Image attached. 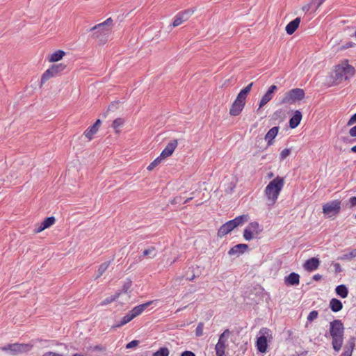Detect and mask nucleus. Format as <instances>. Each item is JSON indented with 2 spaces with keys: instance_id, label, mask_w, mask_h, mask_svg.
Listing matches in <instances>:
<instances>
[{
  "instance_id": "f257e3e1",
  "label": "nucleus",
  "mask_w": 356,
  "mask_h": 356,
  "mask_svg": "<svg viewBox=\"0 0 356 356\" xmlns=\"http://www.w3.org/2000/svg\"><path fill=\"white\" fill-rule=\"evenodd\" d=\"M329 334L332 337V345L339 352L343 343L344 326L341 320L335 319L330 323Z\"/></svg>"
},
{
  "instance_id": "f03ea898",
  "label": "nucleus",
  "mask_w": 356,
  "mask_h": 356,
  "mask_svg": "<svg viewBox=\"0 0 356 356\" xmlns=\"http://www.w3.org/2000/svg\"><path fill=\"white\" fill-rule=\"evenodd\" d=\"M284 185V179L283 177L277 176L265 188V195L267 198V204L268 206H273L276 202L278 196L282 191Z\"/></svg>"
},
{
  "instance_id": "7ed1b4c3",
  "label": "nucleus",
  "mask_w": 356,
  "mask_h": 356,
  "mask_svg": "<svg viewBox=\"0 0 356 356\" xmlns=\"http://www.w3.org/2000/svg\"><path fill=\"white\" fill-rule=\"evenodd\" d=\"M250 220L248 214H243L236 217L233 220H229L227 222L222 225L218 230V236L223 237L234 229L238 226H241Z\"/></svg>"
},
{
  "instance_id": "20e7f679",
  "label": "nucleus",
  "mask_w": 356,
  "mask_h": 356,
  "mask_svg": "<svg viewBox=\"0 0 356 356\" xmlns=\"http://www.w3.org/2000/svg\"><path fill=\"white\" fill-rule=\"evenodd\" d=\"M355 73V70L352 65L347 63H342L335 67L333 78L335 81L341 83L353 76Z\"/></svg>"
},
{
  "instance_id": "39448f33",
  "label": "nucleus",
  "mask_w": 356,
  "mask_h": 356,
  "mask_svg": "<svg viewBox=\"0 0 356 356\" xmlns=\"http://www.w3.org/2000/svg\"><path fill=\"white\" fill-rule=\"evenodd\" d=\"M305 92L303 89L294 88L286 92L280 99V104H293L305 98Z\"/></svg>"
},
{
  "instance_id": "423d86ee",
  "label": "nucleus",
  "mask_w": 356,
  "mask_h": 356,
  "mask_svg": "<svg viewBox=\"0 0 356 356\" xmlns=\"http://www.w3.org/2000/svg\"><path fill=\"white\" fill-rule=\"evenodd\" d=\"M111 24H97L90 31L93 38L99 39L100 43H104L111 31Z\"/></svg>"
},
{
  "instance_id": "0eeeda50",
  "label": "nucleus",
  "mask_w": 356,
  "mask_h": 356,
  "mask_svg": "<svg viewBox=\"0 0 356 356\" xmlns=\"http://www.w3.org/2000/svg\"><path fill=\"white\" fill-rule=\"evenodd\" d=\"M33 345L29 343H9L0 348L4 352L10 351L12 355L26 353L31 350Z\"/></svg>"
},
{
  "instance_id": "6e6552de",
  "label": "nucleus",
  "mask_w": 356,
  "mask_h": 356,
  "mask_svg": "<svg viewBox=\"0 0 356 356\" xmlns=\"http://www.w3.org/2000/svg\"><path fill=\"white\" fill-rule=\"evenodd\" d=\"M341 205L339 200L330 201L323 205V213L328 217L336 216L341 211Z\"/></svg>"
},
{
  "instance_id": "1a4fd4ad",
  "label": "nucleus",
  "mask_w": 356,
  "mask_h": 356,
  "mask_svg": "<svg viewBox=\"0 0 356 356\" xmlns=\"http://www.w3.org/2000/svg\"><path fill=\"white\" fill-rule=\"evenodd\" d=\"M229 334L230 332L227 329L220 335L218 341L215 347L217 356H223L225 355V349L228 345L227 343Z\"/></svg>"
},
{
  "instance_id": "9d476101",
  "label": "nucleus",
  "mask_w": 356,
  "mask_h": 356,
  "mask_svg": "<svg viewBox=\"0 0 356 356\" xmlns=\"http://www.w3.org/2000/svg\"><path fill=\"white\" fill-rule=\"evenodd\" d=\"M271 331L267 327H263L260 330L259 334L261 336L257 340V350L260 353H266L267 349V337L271 336Z\"/></svg>"
},
{
  "instance_id": "9b49d317",
  "label": "nucleus",
  "mask_w": 356,
  "mask_h": 356,
  "mask_svg": "<svg viewBox=\"0 0 356 356\" xmlns=\"http://www.w3.org/2000/svg\"><path fill=\"white\" fill-rule=\"evenodd\" d=\"M65 65L63 64L53 65L51 67L47 69L42 75L41 83H44L50 78L56 76L60 72L64 70Z\"/></svg>"
},
{
  "instance_id": "f8f14e48",
  "label": "nucleus",
  "mask_w": 356,
  "mask_h": 356,
  "mask_svg": "<svg viewBox=\"0 0 356 356\" xmlns=\"http://www.w3.org/2000/svg\"><path fill=\"white\" fill-rule=\"evenodd\" d=\"M245 104V102L236 97L233 104H232V106L229 110V114L232 116L238 115L243 111Z\"/></svg>"
},
{
  "instance_id": "ddd939ff",
  "label": "nucleus",
  "mask_w": 356,
  "mask_h": 356,
  "mask_svg": "<svg viewBox=\"0 0 356 356\" xmlns=\"http://www.w3.org/2000/svg\"><path fill=\"white\" fill-rule=\"evenodd\" d=\"M277 90V87L275 85H272L267 90V92L263 95L259 102V108L265 106L268 102H270L273 97V93Z\"/></svg>"
},
{
  "instance_id": "4468645a",
  "label": "nucleus",
  "mask_w": 356,
  "mask_h": 356,
  "mask_svg": "<svg viewBox=\"0 0 356 356\" xmlns=\"http://www.w3.org/2000/svg\"><path fill=\"white\" fill-rule=\"evenodd\" d=\"M178 145V141L177 139H174L171 140L164 148V149L161 152L160 156L163 159L171 156L175 149L177 148Z\"/></svg>"
},
{
  "instance_id": "2eb2a0df",
  "label": "nucleus",
  "mask_w": 356,
  "mask_h": 356,
  "mask_svg": "<svg viewBox=\"0 0 356 356\" xmlns=\"http://www.w3.org/2000/svg\"><path fill=\"white\" fill-rule=\"evenodd\" d=\"M193 13L194 10L193 9H187L181 11L176 15L172 22H185L190 19Z\"/></svg>"
},
{
  "instance_id": "dca6fc26",
  "label": "nucleus",
  "mask_w": 356,
  "mask_h": 356,
  "mask_svg": "<svg viewBox=\"0 0 356 356\" xmlns=\"http://www.w3.org/2000/svg\"><path fill=\"white\" fill-rule=\"evenodd\" d=\"M320 265V261L318 258L312 257L311 259H307L303 266L304 268L307 271H314L316 270Z\"/></svg>"
},
{
  "instance_id": "f3484780",
  "label": "nucleus",
  "mask_w": 356,
  "mask_h": 356,
  "mask_svg": "<svg viewBox=\"0 0 356 356\" xmlns=\"http://www.w3.org/2000/svg\"><path fill=\"white\" fill-rule=\"evenodd\" d=\"M248 249V245L247 244L240 243L232 247L229 251L228 254L230 256L232 255H240L243 254Z\"/></svg>"
},
{
  "instance_id": "a211bd4d",
  "label": "nucleus",
  "mask_w": 356,
  "mask_h": 356,
  "mask_svg": "<svg viewBox=\"0 0 356 356\" xmlns=\"http://www.w3.org/2000/svg\"><path fill=\"white\" fill-rule=\"evenodd\" d=\"M153 302H154V301H148V302H147L145 303L137 305V306L134 307L129 312H131V314L133 316V317L135 318V317L138 316V315H140V314H142V312L143 311H145Z\"/></svg>"
},
{
  "instance_id": "6ab92c4d",
  "label": "nucleus",
  "mask_w": 356,
  "mask_h": 356,
  "mask_svg": "<svg viewBox=\"0 0 356 356\" xmlns=\"http://www.w3.org/2000/svg\"><path fill=\"white\" fill-rule=\"evenodd\" d=\"M101 124L100 120H97L94 124L89 127L84 132L85 136L89 140H92L93 136L97 132L99 127Z\"/></svg>"
},
{
  "instance_id": "aec40b11",
  "label": "nucleus",
  "mask_w": 356,
  "mask_h": 356,
  "mask_svg": "<svg viewBox=\"0 0 356 356\" xmlns=\"http://www.w3.org/2000/svg\"><path fill=\"white\" fill-rule=\"evenodd\" d=\"M284 282L287 285H298L300 283V275L296 273H291L288 276L285 277Z\"/></svg>"
},
{
  "instance_id": "412c9836",
  "label": "nucleus",
  "mask_w": 356,
  "mask_h": 356,
  "mask_svg": "<svg viewBox=\"0 0 356 356\" xmlns=\"http://www.w3.org/2000/svg\"><path fill=\"white\" fill-rule=\"evenodd\" d=\"M278 131H279L278 127H273L266 134L265 140L267 142V144L268 146H270L273 145V140L277 135Z\"/></svg>"
},
{
  "instance_id": "4be33fe9",
  "label": "nucleus",
  "mask_w": 356,
  "mask_h": 356,
  "mask_svg": "<svg viewBox=\"0 0 356 356\" xmlns=\"http://www.w3.org/2000/svg\"><path fill=\"white\" fill-rule=\"evenodd\" d=\"M302 120V113L300 111H296L293 115L289 120V127L291 129L296 128L300 123Z\"/></svg>"
},
{
  "instance_id": "5701e85b",
  "label": "nucleus",
  "mask_w": 356,
  "mask_h": 356,
  "mask_svg": "<svg viewBox=\"0 0 356 356\" xmlns=\"http://www.w3.org/2000/svg\"><path fill=\"white\" fill-rule=\"evenodd\" d=\"M245 228L251 231L252 233H254V234L257 236L263 231L261 225H260L257 221L250 222Z\"/></svg>"
},
{
  "instance_id": "b1692460",
  "label": "nucleus",
  "mask_w": 356,
  "mask_h": 356,
  "mask_svg": "<svg viewBox=\"0 0 356 356\" xmlns=\"http://www.w3.org/2000/svg\"><path fill=\"white\" fill-rule=\"evenodd\" d=\"M330 307L332 312H338L342 309L343 305L339 300L337 298H332L330 301Z\"/></svg>"
},
{
  "instance_id": "393cba45",
  "label": "nucleus",
  "mask_w": 356,
  "mask_h": 356,
  "mask_svg": "<svg viewBox=\"0 0 356 356\" xmlns=\"http://www.w3.org/2000/svg\"><path fill=\"white\" fill-rule=\"evenodd\" d=\"M253 83H250L246 87L243 88L237 95V98L245 102L248 94L250 92Z\"/></svg>"
},
{
  "instance_id": "a878e982",
  "label": "nucleus",
  "mask_w": 356,
  "mask_h": 356,
  "mask_svg": "<svg viewBox=\"0 0 356 356\" xmlns=\"http://www.w3.org/2000/svg\"><path fill=\"white\" fill-rule=\"evenodd\" d=\"M336 293L341 298H346L348 295V289L344 284L339 285L335 289Z\"/></svg>"
},
{
  "instance_id": "bb28decb",
  "label": "nucleus",
  "mask_w": 356,
  "mask_h": 356,
  "mask_svg": "<svg viewBox=\"0 0 356 356\" xmlns=\"http://www.w3.org/2000/svg\"><path fill=\"white\" fill-rule=\"evenodd\" d=\"M65 55V52L63 50H57L51 54L49 60L50 62H57L63 58Z\"/></svg>"
},
{
  "instance_id": "cd10ccee",
  "label": "nucleus",
  "mask_w": 356,
  "mask_h": 356,
  "mask_svg": "<svg viewBox=\"0 0 356 356\" xmlns=\"http://www.w3.org/2000/svg\"><path fill=\"white\" fill-rule=\"evenodd\" d=\"M134 318L133 317V316L131 315V312H129L122 319L121 321L118 323L117 324H115L113 327H120L124 325H126L127 323H128L129 322H130L132 319H134Z\"/></svg>"
},
{
  "instance_id": "c85d7f7f",
  "label": "nucleus",
  "mask_w": 356,
  "mask_h": 356,
  "mask_svg": "<svg viewBox=\"0 0 356 356\" xmlns=\"http://www.w3.org/2000/svg\"><path fill=\"white\" fill-rule=\"evenodd\" d=\"M355 338L354 337H352L350 338L346 345L344 346V349H343V352L346 353L347 352L348 353V354H351L353 353V351L354 350V348H355Z\"/></svg>"
},
{
  "instance_id": "c756f323",
  "label": "nucleus",
  "mask_w": 356,
  "mask_h": 356,
  "mask_svg": "<svg viewBox=\"0 0 356 356\" xmlns=\"http://www.w3.org/2000/svg\"><path fill=\"white\" fill-rule=\"evenodd\" d=\"M325 1V0H312L311 2L308 3V9H311V13L314 12Z\"/></svg>"
},
{
  "instance_id": "7c9ffc66",
  "label": "nucleus",
  "mask_w": 356,
  "mask_h": 356,
  "mask_svg": "<svg viewBox=\"0 0 356 356\" xmlns=\"http://www.w3.org/2000/svg\"><path fill=\"white\" fill-rule=\"evenodd\" d=\"M120 295V292H116L113 296L108 297V298H105L104 300H102L100 302L99 305L105 306V305H107L113 302V301H115L116 299L118 298Z\"/></svg>"
},
{
  "instance_id": "2f4dec72",
  "label": "nucleus",
  "mask_w": 356,
  "mask_h": 356,
  "mask_svg": "<svg viewBox=\"0 0 356 356\" xmlns=\"http://www.w3.org/2000/svg\"><path fill=\"white\" fill-rule=\"evenodd\" d=\"M110 261H106L99 266L97 271V275L95 277L96 280L101 277L103 275V273L107 270V268L110 266Z\"/></svg>"
},
{
  "instance_id": "473e14b6",
  "label": "nucleus",
  "mask_w": 356,
  "mask_h": 356,
  "mask_svg": "<svg viewBox=\"0 0 356 356\" xmlns=\"http://www.w3.org/2000/svg\"><path fill=\"white\" fill-rule=\"evenodd\" d=\"M243 236L245 241H250L252 240L253 238H257V236L254 234V233H252L249 229L245 228L243 231Z\"/></svg>"
},
{
  "instance_id": "72a5a7b5",
  "label": "nucleus",
  "mask_w": 356,
  "mask_h": 356,
  "mask_svg": "<svg viewBox=\"0 0 356 356\" xmlns=\"http://www.w3.org/2000/svg\"><path fill=\"white\" fill-rule=\"evenodd\" d=\"M56 222V218L54 216H50L46 218L41 223L46 228H49L51 225H53Z\"/></svg>"
},
{
  "instance_id": "f704fd0d",
  "label": "nucleus",
  "mask_w": 356,
  "mask_h": 356,
  "mask_svg": "<svg viewBox=\"0 0 356 356\" xmlns=\"http://www.w3.org/2000/svg\"><path fill=\"white\" fill-rule=\"evenodd\" d=\"M300 24H287L285 30L289 35L293 34L298 28Z\"/></svg>"
},
{
  "instance_id": "c9c22d12",
  "label": "nucleus",
  "mask_w": 356,
  "mask_h": 356,
  "mask_svg": "<svg viewBox=\"0 0 356 356\" xmlns=\"http://www.w3.org/2000/svg\"><path fill=\"white\" fill-rule=\"evenodd\" d=\"M170 351L168 348L162 347L155 352L153 356H168Z\"/></svg>"
},
{
  "instance_id": "e433bc0d",
  "label": "nucleus",
  "mask_w": 356,
  "mask_h": 356,
  "mask_svg": "<svg viewBox=\"0 0 356 356\" xmlns=\"http://www.w3.org/2000/svg\"><path fill=\"white\" fill-rule=\"evenodd\" d=\"M163 159L159 156L156 159H155L148 166L147 170L151 171L155 167H156L163 160Z\"/></svg>"
},
{
  "instance_id": "4c0bfd02",
  "label": "nucleus",
  "mask_w": 356,
  "mask_h": 356,
  "mask_svg": "<svg viewBox=\"0 0 356 356\" xmlns=\"http://www.w3.org/2000/svg\"><path fill=\"white\" fill-rule=\"evenodd\" d=\"M143 256H150V257L153 258L156 256L155 253V248L150 247L148 249H146L143 252Z\"/></svg>"
},
{
  "instance_id": "58836bf2",
  "label": "nucleus",
  "mask_w": 356,
  "mask_h": 356,
  "mask_svg": "<svg viewBox=\"0 0 356 356\" xmlns=\"http://www.w3.org/2000/svg\"><path fill=\"white\" fill-rule=\"evenodd\" d=\"M124 124V120L122 118H117L113 122V127L117 132H118V129L122 126Z\"/></svg>"
},
{
  "instance_id": "ea45409f",
  "label": "nucleus",
  "mask_w": 356,
  "mask_h": 356,
  "mask_svg": "<svg viewBox=\"0 0 356 356\" xmlns=\"http://www.w3.org/2000/svg\"><path fill=\"white\" fill-rule=\"evenodd\" d=\"M318 315V313L316 310H313V311L310 312L307 318V321L312 322L313 321H314L315 319L317 318Z\"/></svg>"
},
{
  "instance_id": "a19ab883",
  "label": "nucleus",
  "mask_w": 356,
  "mask_h": 356,
  "mask_svg": "<svg viewBox=\"0 0 356 356\" xmlns=\"http://www.w3.org/2000/svg\"><path fill=\"white\" fill-rule=\"evenodd\" d=\"M204 323L200 322L198 323L196 330L195 334L197 337H201L203 334Z\"/></svg>"
},
{
  "instance_id": "79ce46f5",
  "label": "nucleus",
  "mask_w": 356,
  "mask_h": 356,
  "mask_svg": "<svg viewBox=\"0 0 356 356\" xmlns=\"http://www.w3.org/2000/svg\"><path fill=\"white\" fill-rule=\"evenodd\" d=\"M290 153H291L290 149L286 148V149H283L280 153V159L281 161L284 160L290 154Z\"/></svg>"
},
{
  "instance_id": "37998d69",
  "label": "nucleus",
  "mask_w": 356,
  "mask_h": 356,
  "mask_svg": "<svg viewBox=\"0 0 356 356\" xmlns=\"http://www.w3.org/2000/svg\"><path fill=\"white\" fill-rule=\"evenodd\" d=\"M131 286V282L130 280L124 282V284L122 286V288L121 291H120L121 293H127V291L129 289V288Z\"/></svg>"
},
{
  "instance_id": "c03bdc74",
  "label": "nucleus",
  "mask_w": 356,
  "mask_h": 356,
  "mask_svg": "<svg viewBox=\"0 0 356 356\" xmlns=\"http://www.w3.org/2000/svg\"><path fill=\"white\" fill-rule=\"evenodd\" d=\"M138 343H139V341L138 340H133L127 344L126 348L127 349L132 348L138 346Z\"/></svg>"
},
{
  "instance_id": "a18cd8bd",
  "label": "nucleus",
  "mask_w": 356,
  "mask_h": 356,
  "mask_svg": "<svg viewBox=\"0 0 356 356\" xmlns=\"http://www.w3.org/2000/svg\"><path fill=\"white\" fill-rule=\"evenodd\" d=\"M45 229H47L45 227H44V225L40 223L35 229H34V232L38 234V233H40L41 232H42L43 230H44Z\"/></svg>"
},
{
  "instance_id": "49530a36",
  "label": "nucleus",
  "mask_w": 356,
  "mask_h": 356,
  "mask_svg": "<svg viewBox=\"0 0 356 356\" xmlns=\"http://www.w3.org/2000/svg\"><path fill=\"white\" fill-rule=\"evenodd\" d=\"M355 122H356V113L353 115H352L350 119L348 120V125H351Z\"/></svg>"
},
{
  "instance_id": "de8ad7c7",
  "label": "nucleus",
  "mask_w": 356,
  "mask_h": 356,
  "mask_svg": "<svg viewBox=\"0 0 356 356\" xmlns=\"http://www.w3.org/2000/svg\"><path fill=\"white\" fill-rule=\"evenodd\" d=\"M334 267L336 273H341L342 271L341 265L339 263L334 264Z\"/></svg>"
},
{
  "instance_id": "09e8293b",
  "label": "nucleus",
  "mask_w": 356,
  "mask_h": 356,
  "mask_svg": "<svg viewBox=\"0 0 356 356\" xmlns=\"http://www.w3.org/2000/svg\"><path fill=\"white\" fill-rule=\"evenodd\" d=\"M349 134L352 136V137H356V125L354 126L353 127H352L350 130H349Z\"/></svg>"
},
{
  "instance_id": "8fccbe9b",
  "label": "nucleus",
  "mask_w": 356,
  "mask_h": 356,
  "mask_svg": "<svg viewBox=\"0 0 356 356\" xmlns=\"http://www.w3.org/2000/svg\"><path fill=\"white\" fill-rule=\"evenodd\" d=\"M42 356H63V355L56 353L54 352L49 351V352L45 353Z\"/></svg>"
},
{
  "instance_id": "3c124183",
  "label": "nucleus",
  "mask_w": 356,
  "mask_h": 356,
  "mask_svg": "<svg viewBox=\"0 0 356 356\" xmlns=\"http://www.w3.org/2000/svg\"><path fill=\"white\" fill-rule=\"evenodd\" d=\"M349 202L351 207L356 206V197H351L349 199Z\"/></svg>"
},
{
  "instance_id": "603ef678",
  "label": "nucleus",
  "mask_w": 356,
  "mask_h": 356,
  "mask_svg": "<svg viewBox=\"0 0 356 356\" xmlns=\"http://www.w3.org/2000/svg\"><path fill=\"white\" fill-rule=\"evenodd\" d=\"M181 356H195V355L191 351L186 350L181 353Z\"/></svg>"
},
{
  "instance_id": "864d4df0",
  "label": "nucleus",
  "mask_w": 356,
  "mask_h": 356,
  "mask_svg": "<svg viewBox=\"0 0 356 356\" xmlns=\"http://www.w3.org/2000/svg\"><path fill=\"white\" fill-rule=\"evenodd\" d=\"M348 257H350V259L356 257V248L353 249L348 253Z\"/></svg>"
},
{
  "instance_id": "5fc2aeb1",
  "label": "nucleus",
  "mask_w": 356,
  "mask_h": 356,
  "mask_svg": "<svg viewBox=\"0 0 356 356\" xmlns=\"http://www.w3.org/2000/svg\"><path fill=\"white\" fill-rule=\"evenodd\" d=\"M322 278V275L320 274H316L313 276V280L315 281H319Z\"/></svg>"
},
{
  "instance_id": "6e6d98bb",
  "label": "nucleus",
  "mask_w": 356,
  "mask_h": 356,
  "mask_svg": "<svg viewBox=\"0 0 356 356\" xmlns=\"http://www.w3.org/2000/svg\"><path fill=\"white\" fill-rule=\"evenodd\" d=\"M181 197H176L173 199V200L172 201V204L179 203L181 202Z\"/></svg>"
},
{
  "instance_id": "4d7b16f0",
  "label": "nucleus",
  "mask_w": 356,
  "mask_h": 356,
  "mask_svg": "<svg viewBox=\"0 0 356 356\" xmlns=\"http://www.w3.org/2000/svg\"><path fill=\"white\" fill-rule=\"evenodd\" d=\"M301 19L300 17H298L295 18L294 19L291 20L290 22H300Z\"/></svg>"
},
{
  "instance_id": "13d9d810",
  "label": "nucleus",
  "mask_w": 356,
  "mask_h": 356,
  "mask_svg": "<svg viewBox=\"0 0 356 356\" xmlns=\"http://www.w3.org/2000/svg\"><path fill=\"white\" fill-rule=\"evenodd\" d=\"M341 259H350V257H348V254H346L343 255L341 258Z\"/></svg>"
},
{
  "instance_id": "bf43d9fd",
  "label": "nucleus",
  "mask_w": 356,
  "mask_h": 356,
  "mask_svg": "<svg viewBox=\"0 0 356 356\" xmlns=\"http://www.w3.org/2000/svg\"><path fill=\"white\" fill-rule=\"evenodd\" d=\"M307 6H308V4H307V5H306V6H303V7H302V10H303L304 11H307V12L310 11V12H311V9H308V7H307Z\"/></svg>"
},
{
  "instance_id": "052dcab7",
  "label": "nucleus",
  "mask_w": 356,
  "mask_h": 356,
  "mask_svg": "<svg viewBox=\"0 0 356 356\" xmlns=\"http://www.w3.org/2000/svg\"><path fill=\"white\" fill-rule=\"evenodd\" d=\"M179 24H170L169 27H170V29H172V28H175L177 26H178Z\"/></svg>"
},
{
  "instance_id": "680f3d73",
  "label": "nucleus",
  "mask_w": 356,
  "mask_h": 356,
  "mask_svg": "<svg viewBox=\"0 0 356 356\" xmlns=\"http://www.w3.org/2000/svg\"><path fill=\"white\" fill-rule=\"evenodd\" d=\"M103 22H113V19L111 17H108Z\"/></svg>"
},
{
  "instance_id": "e2e57ef3",
  "label": "nucleus",
  "mask_w": 356,
  "mask_h": 356,
  "mask_svg": "<svg viewBox=\"0 0 356 356\" xmlns=\"http://www.w3.org/2000/svg\"><path fill=\"white\" fill-rule=\"evenodd\" d=\"M341 356H352V355L351 354H348V352H347V353H345V352H343L342 354L341 355Z\"/></svg>"
},
{
  "instance_id": "0e129e2a",
  "label": "nucleus",
  "mask_w": 356,
  "mask_h": 356,
  "mask_svg": "<svg viewBox=\"0 0 356 356\" xmlns=\"http://www.w3.org/2000/svg\"><path fill=\"white\" fill-rule=\"evenodd\" d=\"M193 199V197H188L187 199H186L184 202V204H186L187 202H188L189 201H191V200Z\"/></svg>"
},
{
  "instance_id": "69168bd1",
  "label": "nucleus",
  "mask_w": 356,
  "mask_h": 356,
  "mask_svg": "<svg viewBox=\"0 0 356 356\" xmlns=\"http://www.w3.org/2000/svg\"><path fill=\"white\" fill-rule=\"evenodd\" d=\"M351 151H352L353 152L356 153V145L353 146V147L351 148Z\"/></svg>"
},
{
  "instance_id": "338daca9",
  "label": "nucleus",
  "mask_w": 356,
  "mask_h": 356,
  "mask_svg": "<svg viewBox=\"0 0 356 356\" xmlns=\"http://www.w3.org/2000/svg\"><path fill=\"white\" fill-rule=\"evenodd\" d=\"M273 176V172H270V174H268V177L270 178H271Z\"/></svg>"
},
{
  "instance_id": "774afa93",
  "label": "nucleus",
  "mask_w": 356,
  "mask_h": 356,
  "mask_svg": "<svg viewBox=\"0 0 356 356\" xmlns=\"http://www.w3.org/2000/svg\"><path fill=\"white\" fill-rule=\"evenodd\" d=\"M182 309H183V308H179V309H178L177 310V312H179L181 311Z\"/></svg>"
}]
</instances>
